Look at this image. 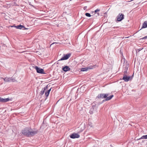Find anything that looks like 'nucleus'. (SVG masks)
I'll use <instances>...</instances> for the list:
<instances>
[{
	"label": "nucleus",
	"instance_id": "nucleus-19",
	"mask_svg": "<svg viewBox=\"0 0 147 147\" xmlns=\"http://www.w3.org/2000/svg\"><path fill=\"white\" fill-rule=\"evenodd\" d=\"M147 38V36H146L144 37H143V38H141V39H146Z\"/></svg>",
	"mask_w": 147,
	"mask_h": 147
},
{
	"label": "nucleus",
	"instance_id": "nucleus-1",
	"mask_svg": "<svg viewBox=\"0 0 147 147\" xmlns=\"http://www.w3.org/2000/svg\"><path fill=\"white\" fill-rule=\"evenodd\" d=\"M37 133V131L32 130L30 127H26L22 131V134L28 137L33 136Z\"/></svg>",
	"mask_w": 147,
	"mask_h": 147
},
{
	"label": "nucleus",
	"instance_id": "nucleus-4",
	"mask_svg": "<svg viewBox=\"0 0 147 147\" xmlns=\"http://www.w3.org/2000/svg\"><path fill=\"white\" fill-rule=\"evenodd\" d=\"M95 66H96V65L90 66L88 67L82 68L81 69V71H86L88 70L93 69L95 67Z\"/></svg>",
	"mask_w": 147,
	"mask_h": 147
},
{
	"label": "nucleus",
	"instance_id": "nucleus-6",
	"mask_svg": "<svg viewBox=\"0 0 147 147\" xmlns=\"http://www.w3.org/2000/svg\"><path fill=\"white\" fill-rule=\"evenodd\" d=\"M123 16L124 15L122 13H119L117 17V20L118 21H121L124 19Z\"/></svg>",
	"mask_w": 147,
	"mask_h": 147
},
{
	"label": "nucleus",
	"instance_id": "nucleus-11",
	"mask_svg": "<svg viewBox=\"0 0 147 147\" xmlns=\"http://www.w3.org/2000/svg\"><path fill=\"white\" fill-rule=\"evenodd\" d=\"M62 69L63 71L65 72H66L67 71H69L70 69V68L67 66H66L64 67H63Z\"/></svg>",
	"mask_w": 147,
	"mask_h": 147
},
{
	"label": "nucleus",
	"instance_id": "nucleus-2",
	"mask_svg": "<svg viewBox=\"0 0 147 147\" xmlns=\"http://www.w3.org/2000/svg\"><path fill=\"white\" fill-rule=\"evenodd\" d=\"M109 94H100L97 96L96 98L97 99L106 98L105 100L107 101L111 100L113 97V95H111L107 97Z\"/></svg>",
	"mask_w": 147,
	"mask_h": 147
},
{
	"label": "nucleus",
	"instance_id": "nucleus-17",
	"mask_svg": "<svg viewBox=\"0 0 147 147\" xmlns=\"http://www.w3.org/2000/svg\"><path fill=\"white\" fill-rule=\"evenodd\" d=\"M85 15L86 16L88 17H90L91 16V15H90V14L89 13H85Z\"/></svg>",
	"mask_w": 147,
	"mask_h": 147
},
{
	"label": "nucleus",
	"instance_id": "nucleus-9",
	"mask_svg": "<svg viewBox=\"0 0 147 147\" xmlns=\"http://www.w3.org/2000/svg\"><path fill=\"white\" fill-rule=\"evenodd\" d=\"M9 100H11V99H10L9 98H0V102H5L8 101Z\"/></svg>",
	"mask_w": 147,
	"mask_h": 147
},
{
	"label": "nucleus",
	"instance_id": "nucleus-3",
	"mask_svg": "<svg viewBox=\"0 0 147 147\" xmlns=\"http://www.w3.org/2000/svg\"><path fill=\"white\" fill-rule=\"evenodd\" d=\"M1 78L3 79L4 80V81L6 82H13L16 81V80L15 79L10 78H8L7 77H6L5 78Z\"/></svg>",
	"mask_w": 147,
	"mask_h": 147
},
{
	"label": "nucleus",
	"instance_id": "nucleus-7",
	"mask_svg": "<svg viewBox=\"0 0 147 147\" xmlns=\"http://www.w3.org/2000/svg\"><path fill=\"white\" fill-rule=\"evenodd\" d=\"M69 136L71 138L74 139L79 138L80 136L77 134L74 133L70 135Z\"/></svg>",
	"mask_w": 147,
	"mask_h": 147
},
{
	"label": "nucleus",
	"instance_id": "nucleus-20",
	"mask_svg": "<svg viewBox=\"0 0 147 147\" xmlns=\"http://www.w3.org/2000/svg\"><path fill=\"white\" fill-rule=\"evenodd\" d=\"M142 49L140 48V49H138V51H140Z\"/></svg>",
	"mask_w": 147,
	"mask_h": 147
},
{
	"label": "nucleus",
	"instance_id": "nucleus-8",
	"mask_svg": "<svg viewBox=\"0 0 147 147\" xmlns=\"http://www.w3.org/2000/svg\"><path fill=\"white\" fill-rule=\"evenodd\" d=\"M70 54H68L64 55L63 57H62L59 60L61 61L67 59L70 56Z\"/></svg>",
	"mask_w": 147,
	"mask_h": 147
},
{
	"label": "nucleus",
	"instance_id": "nucleus-22",
	"mask_svg": "<svg viewBox=\"0 0 147 147\" xmlns=\"http://www.w3.org/2000/svg\"><path fill=\"white\" fill-rule=\"evenodd\" d=\"M128 37H125V38H128Z\"/></svg>",
	"mask_w": 147,
	"mask_h": 147
},
{
	"label": "nucleus",
	"instance_id": "nucleus-21",
	"mask_svg": "<svg viewBox=\"0 0 147 147\" xmlns=\"http://www.w3.org/2000/svg\"><path fill=\"white\" fill-rule=\"evenodd\" d=\"M57 43V42H55V43H53L52 44H51V45L54 44V43Z\"/></svg>",
	"mask_w": 147,
	"mask_h": 147
},
{
	"label": "nucleus",
	"instance_id": "nucleus-15",
	"mask_svg": "<svg viewBox=\"0 0 147 147\" xmlns=\"http://www.w3.org/2000/svg\"><path fill=\"white\" fill-rule=\"evenodd\" d=\"M51 90V89L48 90V91L47 92H45V95L47 97L49 96V93L50 92V91Z\"/></svg>",
	"mask_w": 147,
	"mask_h": 147
},
{
	"label": "nucleus",
	"instance_id": "nucleus-14",
	"mask_svg": "<svg viewBox=\"0 0 147 147\" xmlns=\"http://www.w3.org/2000/svg\"><path fill=\"white\" fill-rule=\"evenodd\" d=\"M15 27H16V28L18 29H21L22 28L24 27V26L22 25H19L16 26H14Z\"/></svg>",
	"mask_w": 147,
	"mask_h": 147
},
{
	"label": "nucleus",
	"instance_id": "nucleus-5",
	"mask_svg": "<svg viewBox=\"0 0 147 147\" xmlns=\"http://www.w3.org/2000/svg\"><path fill=\"white\" fill-rule=\"evenodd\" d=\"M34 68L36 70L37 73L41 74H45L43 69L39 68L37 66H35Z\"/></svg>",
	"mask_w": 147,
	"mask_h": 147
},
{
	"label": "nucleus",
	"instance_id": "nucleus-12",
	"mask_svg": "<svg viewBox=\"0 0 147 147\" xmlns=\"http://www.w3.org/2000/svg\"><path fill=\"white\" fill-rule=\"evenodd\" d=\"M147 27V20L145 21L142 25V28H145Z\"/></svg>",
	"mask_w": 147,
	"mask_h": 147
},
{
	"label": "nucleus",
	"instance_id": "nucleus-10",
	"mask_svg": "<svg viewBox=\"0 0 147 147\" xmlns=\"http://www.w3.org/2000/svg\"><path fill=\"white\" fill-rule=\"evenodd\" d=\"M130 77L129 76H127L126 75H124L123 78V80H124L125 82H128L129 81Z\"/></svg>",
	"mask_w": 147,
	"mask_h": 147
},
{
	"label": "nucleus",
	"instance_id": "nucleus-13",
	"mask_svg": "<svg viewBox=\"0 0 147 147\" xmlns=\"http://www.w3.org/2000/svg\"><path fill=\"white\" fill-rule=\"evenodd\" d=\"M47 87H45L43 89H42V90L40 92V94L41 95H42L44 93L45 90L47 89Z\"/></svg>",
	"mask_w": 147,
	"mask_h": 147
},
{
	"label": "nucleus",
	"instance_id": "nucleus-16",
	"mask_svg": "<svg viewBox=\"0 0 147 147\" xmlns=\"http://www.w3.org/2000/svg\"><path fill=\"white\" fill-rule=\"evenodd\" d=\"M140 139H147V135L142 136Z\"/></svg>",
	"mask_w": 147,
	"mask_h": 147
},
{
	"label": "nucleus",
	"instance_id": "nucleus-18",
	"mask_svg": "<svg viewBox=\"0 0 147 147\" xmlns=\"http://www.w3.org/2000/svg\"><path fill=\"white\" fill-rule=\"evenodd\" d=\"M100 11V10L99 9H97L94 12L95 13H97V12Z\"/></svg>",
	"mask_w": 147,
	"mask_h": 147
}]
</instances>
